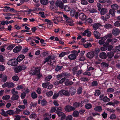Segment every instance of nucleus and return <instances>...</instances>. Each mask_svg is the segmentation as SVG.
I'll list each match as a JSON object with an SVG mask.
<instances>
[{
	"mask_svg": "<svg viewBox=\"0 0 120 120\" xmlns=\"http://www.w3.org/2000/svg\"><path fill=\"white\" fill-rule=\"evenodd\" d=\"M78 16L79 18L82 21H84L86 19V16L83 13H80L79 14V12H77L75 15V17L78 19Z\"/></svg>",
	"mask_w": 120,
	"mask_h": 120,
	"instance_id": "nucleus-1",
	"label": "nucleus"
},
{
	"mask_svg": "<svg viewBox=\"0 0 120 120\" xmlns=\"http://www.w3.org/2000/svg\"><path fill=\"white\" fill-rule=\"evenodd\" d=\"M40 67H39L36 68L34 67L32 68L29 71L30 73L33 75L38 74L40 73Z\"/></svg>",
	"mask_w": 120,
	"mask_h": 120,
	"instance_id": "nucleus-2",
	"label": "nucleus"
},
{
	"mask_svg": "<svg viewBox=\"0 0 120 120\" xmlns=\"http://www.w3.org/2000/svg\"><path fill=\"white\" fill-rule=\"evenodd\" d=\"M27 68L26 66L24 65L18 66L14 70L15 72L18 73L21 71L22 70H24Z\"/></svg>",
	"mask_w": 120,
	"mask_h": 120,
	"instance_id": "nucleus-3",
	"label": "nucleus"
},
{
	"mask_svg": "<svg viewBox=\"0 0 120 120\" xmlns=\"http://www.w3.org/2000/svg\"><path fill=\"white\" fill-rule=\"evenodd\" d=\"M71 52L72 54L68 56V58L69 59L71 60L75 59L76 58L77 56L78 55L77 51L74 50L71 51Z\"/></svg>",
	"mask_w": 120,
	"mask_h": 120,
	"instance_id": "nucleus-4",
	"label": "nucleus"
},
{
	"mask_svg": "<svg viewBox=\"0 0 120 120\" xmlns=\"http://www.w3.org/2000/svg\"><path fill=\"white\" fill-rule=\"evenodd\" d=\"M18 62L17 60L13 59L9 60L7 64L8 65H11L13 66H16L18 64Z\"/></svg>",
	"mask_w": 120,
	"mask_h": 120,
	"instance_id": "nucleus-5",
	"label": "nucleus"
},
{
	"mask_svg": "<svg viewBox=\"0 0 120 120\" xmlns=\"http://www.w3.org/2000/svg\"><path fill=\"white\" fill-rule=\"evenodd\" d=\"M64 109L65 111L68 112H70L75 110V108L74 107L69 105L65 106Z\"/></svg>",
	"mask_w": 120,
	"mask_h": 120,
	"instance_id": "nucleus-6",
	"label": "nucleus"
},
{
	"mask_svg": "<svg viewBox=\"0 0 120 120\" xmlns=\"http://www.w3.org/2000/svg\"><path fill=\"white\" fill-rule=\"evenodd\" d=\"M59 94H60L61 96L63 95L66 96H69L70 95L69 92L68 90L63 89L59 91Z\"/></svg>",
	"mask_w": 120,
	"mask_h": 120,
	"instance_id": "nucleus-7",
	"label": "nucleus"
},
{
	"mask_svg": "<svg viewBox=\"0 0 120 120\" xmlns=\"http://www.w3.org/2000/svg\"><path fill=\"white\" fill-rule=\"evenodd\" d=\"M56 6L59 7L60 8L63 9L64 8V4L61 1H57L56 2Z\"/></svg>",
	"mask_w": 120,
	"mask_h": 120,
	"instance_id": "nucleus-8",
	"label": "nucleus"
},
{
	"mask_svg": "<svg viewBox=\"0 0 120 120\" xmlns=\"http://www.w3.org/2000/svg\"><path fill=\"white\" fill-rule=\"evenodd\" d=\"M120 31L119 29L115 28L113 29L112 31V34L114 36L118 35L120 33Z\"/></svg>",
	"mask_w": 120,
	"mask_h": 120,
	"instance_id": "nucleus-9",
	"label": "nucleus"
},
{
	"mask_svg": "<svg viewBox=\"0 0 120 120\" xmlns=\"http://www.w3.org/2000/svg\"><path fill=\"white\" fill-rule=\"evenodd\" d=\"M63 17L64 18L67 22L68 23V25L72 26V24L71 23L72 20L71 19L69 18L67 16L65 15H63Z\"/></svg>",
	"mask_w": 120,
	"mask_h": 120,
	"instance_id": "nucleus-10",
	"label": "nucleus"
},
{
	"mask_svg": "<svg viewBox=\"0 0 120 120\" xmlns=\"http://www.w3.org/2000/svg\"><path fill=\"white\" fill-rule=\"evenodd\" d=\"M22 46L20 45H18L15 47L13 49V52L15 53L19 52L22 49Z\"/></svg>",
	"mask_w": 120,
	"mask_h": 120,
	"instance_id": "nucleus-11",
	"label": "nucleus"
},
{
	"mask_svg": "<svg viewBox=\"0 0 120 120\" xmlns=\"http://www.w3.org/2000/svg\"><path fill=\"white\" fill-rule=\"evenodd\" d=\"M94 56V53L93 52H89L87 53L86 55L87 57L90 59L92 58Z\"/></svg>",
	"mask_w": 120,
	"mask_h": 120,
	"instance_id": "nucleus-12",
	"label": "nucleus"
},
{
	"mask_svg": "<svg viewBox=\"0 0 120 120\" xmlns=\"http://www.w3.org/2000/svg\"><path fill=\"white\" fill-rule=\"evenodd\" d=\"M94 34L95 38L97 39L100 38V37L101 34L99 33L96 30H95L94 32Z\"/></svg>",
	"mask_w": 120,
	"mask_h": 120,
	"instance_id": "nucleus-13",
	"label": "nucleus"
},
{
	"mask_svg": "<svg viewBox=\"0 0 120 120\" xmlns=\"http://www.w3.org/2000/svg\"><path fill=\"white\" fill-rule=\"evenodd\" d=\"M101 26V25L99 23H95L93 25V28L94 30H97Z\"/></svg>",
	"mask_w": 120,
	"mask_h": 120,
	"instance_id": "nucleus-14",
	"label": "nucleus"
},
{
	"mask_svg": "<svg viewBox=\"0 0 120 120\" xmlns=\"http://www.w3.org/2000/svg\"><path fill=\"white\" fill-rule=\"evenodd\" d=\"M107 12L108 10L106 8H102L101 10L100 13L101 15H104L107 13Z\"/></svg>",
	"mask_w": 120,
	"mask_h": 120,
	"instance_id": "nucleus-15",
	"label": "nucleus"
},
{
	"mask_svg": "<svg viewBox=\"0 0 120 120\" xmlns=\"http://www.w3.org/2000/svg\"><path fill=\"white\" fill-rule=\"evenodd\" d=\"M100 57L103 59H105L107 57V54L105 52H102L100 54Z\"/></svg>",
	"mask_w": 120,
	"mask_h": 120,
	"instance_id": "nucleus-16",
	"label": "nucleus"
},
{
	"mask_svg": "<svg viewBox=\"0 0 120 120\" xmlns=\"http://www.w3.org/2000/svg\"><path fill=\"white\" fill-rule=\"evenodd\" d=\"M25 57V56L23 55H20L17 58L18 62H20Z\"/></svg>",
	"mask_w": 120,
	"mask_h": 120,
	"instance_id": "nucleus-17",
	"label": "nucleus"
},
{
	"mask_svg": "<svg viewBox=\"0 0 120 120\" xmlns=\"http://www.w3.org/2000/svg\"><path fill=\"white\" fill-rule=\"evenodd\" d=\"M116 11L115 10L112 9H110L109 11V13L112 15V17L115 16V14Z\"/></svg>",
	"mask_w": 120,
	"mask_h": 120,
	"instance_id": "nucleus-18",
	"label": "nucleus"
},
{
	"mask_svg": "<svg viewBox=\"0 0 120 120\" xmlns=\"http://www.w3.org/2000/svg\"><path fill=\"white\" fill-rule=\"evenodd\" d=\"M1 112H0V114L1 115L5 117H7L8 116V115L7 112V111L6 112L3 109H1Z\"/></svg>",
	"mask_w": 120,
	"mask_h": 120,
	"instance_id": "nucleus-19",
	"label": "nucleus"
},
{
	"mask_svg": "<svg viewBox=\"0 0 120 120\" xmlns=\"http://www.w3.org/2000/svg\"><path fill=\"white\" fill-rule=\"evenodd\" d=\"M94 110L96 111L100 112L102 111V109L101 106H98L94 108Z\"/></svg>",
	"mask_w": 120,
	"mask_h": 120,
	"instance_id": "nucleus-20",
	"label": "nucleus"
},
{
	"mask_svg": "<svg viewBox=\"0 0 120 120\" xmlns=\"http://www.w3.org/2000/svg\"><path fill=\"white\" fill-rule=\"evenodd\" d=\"M19 97V96L18 95H13L11 99L13 101L17 100L18 99Z\"/></svg>",
	"mask_w": 120,
	"mask_h": 120,
	"instance_id": "nucleus-21",
	"label": "nucleus"
},
{
	"mask_svg": "<svg viewBox=\"0 0 120 120\" xmlns=\"http://www.w3.org/2000/svg\"><path fill=\"white\" fill-rule=\"evenodd\" d=\"M107 55L109 58H112L114 56V53L113 52L110 51L107 53Z\"/></svg>",
	"mask_w": 120,
	"mask_h": 120,
	"instance_id": "nucleus-22",
	"label": "nucleus"
},
{
	"mask_svg": "<svg viewBox=\"0 0 120 120\" xmlns=\"http://www.w3.org/2000/svg\"><path fill=\"white\" fill-rule=\"evenodd\" d=\"M90 84L91 85V86L92 87L97 86L98 85L97 82L96 81H93L91 82Z\"/></svg>",
	"mask_w": 120,
	"mask_h": 120,
	"instance_id": "nucleus-23",
	"label": "nucleus"
},
{
	"mask_svg": "<svg viewBox=\"0 0 120 120\" xmlns=\"http://www.w3.org/2000/svg\"><path fill=\"white\" fill-rule=\"evenodd\" d=\"M104 27L107 29H109L112 28V25L109 23L105 24L104 26Z\"/></svg>",
	"mask_w": 120,
	"mask_h": 120,
	"instance_id": "nucleus-24",
	"label": "nucleus"
},
{
	"mask_svg": "<svg viewBox=\"0 0 120 120\" xmlns=\"http://www.w3.org/2000/svg\"><path fill=\"white\" fill-rule=\"evenodd\" d=\"M111 7L112 8V9L115 10L117 9L119 7L118 5L116 4H114L111 5Z\"/></svg>",
	"mask_w": 120,
	"mask_h": 120,
	"instance_id": "nucleus-25",
	"label": "nucleus"
},
{
	"mask_svg": "<svg viewBox=\"0 0 120 120\" xmlns=\"http://www.w3.org/2000/svg\"><path fill=\"white\" fill-rule=\"evenodd\" d=\"M79 115V112L77 111H74L72 115L74 117H78Z\"/></svg>",
	"mask_w": 120,
	"mask_h": 120,
	"instance_id": "nucleus-26",
	"label": "nucleus"
},
{
	"mask_svg": "<svg viewBox=\"0 0 120 120\" xmlns=\"http://www.w3.org/2000/svg\"><path fill=\"white\" fill-rule=\"evenodd\" d=\"M15 46V45L14 44H11L7 47V49L8 50H12Z\"/></svg>",
	"mask_w": 120,
	"mask_h": 120,
	"instance_id": "nucleus-27",
	"label": "nucleus"
},
{
	"mask_svg": "<svg viewBox=\"0 0 120 120\" xmlns=\"http://www.w3.org/2000/svg\"><path fill=\"white\" fill-rule=\"evenodd\" d=\"M73 83L72 82L68 80H66L65 82V85L66 86L71 85L73 84Z\"/></svg>",
	"mask_w": 120,
	"mask_h": 120,
	"instance_id": "nucleus-28",
	"label": "nucleus"
},
{
	"mask_svg": "<svg viewBox=\"0 0 120 120\" xmlns=\"http://www.w3.org/2000/svg\"><path fill=\"white\" fill-rule=\"evenodd\" d=\"M8 114L12 115L15 113V111L13 110H9L7 111Z\"/></svg>",
	"mask_w": 120,
	"mask_h": 120,
	"instance_id": "nucleus-29",
	"label": "nucleus"
},
{
	"mask_svg": "<svg viewBox=\"0 0 120 120\" xmlns=\"http://www.w3.org/2000/svg\"><path fill=\"white\" fill-rule=\"evenodd\" d=\"M2 79L1 81L2 82H5L7 81V78L6 75H3L2 76Z\"/></svg>",
	"mask_w": 120,
	"mask_h": 120,
	"instance_id": "nucleus-30",
	"label": "nucleus"
},
{
	"mask_svg": "<svg viewBox=\"0 0 120 120\" xmlns=\"http://www.w3.org/2000/svg\"><path fill=\"white\" fill-rule=\"evenodd\" d=\"M52 20L56 24H57L58 22H59L60 21V20H58L57 17L54 18L53 19H52Z\"/></svg>",
	"mask_w": 120,
	"mask_h": 120,
	"instance_id": "nucleus-31",
	"label": "nucleus"
},
{
	"mask_svg": "<svg viewBox=\"0 0 120 120\" xmlns=\"http://www.w3.org/2000/svg\"><path fill=\"white\" fill-rule=\"evenodd\" d=\"M40 2L41 4L44 5L47 4L49 3L47 0H40Z\"/></svg>",
	"mask_w": 120,
	"mask_h": 120,
	"instance_id": "nucleus-32",
	"label": "nucleus"
},
{
	"mask_svg": "<svg viewBox=\"0 0 120 120\" xmlns=\"http://www.w3.org/2000/svg\"><path fill=\"white\" fill-rule=\"evenodd\" d=\"M92 105L90 103L87 104L85 105V107L87 109H90L92 108Z\"/></svg>",
	"mask_w": 120,
	"mask_h": 120,
	"instance_id": "nucleus-33",
	"label": "nucleus"
},
{
	"mask_svg": "<svg viewBox=\"0 0 120 120\" xmlns=\"http://www.w3.org/2000/svg\"><path fill=\"white\" fill-rule=\"evenodd\" d=\"M50 84L49 82L43 83L42 84V87L44 88H46Z\"/></svg>",
	"mask_w": 120,
	"mask_h": 120,
	"instance_id": "nucleus-34",
	"label": "nucleus"
},
{
	"mask_svg": "<svg viewBox=\"0 0 120 120\" xmlns=\"http://www.w3.org/2000/svg\"><path fill=\"white\" fill-rule=\"evenodd\" d=\"M70 91L71 95H73L75 93L76 90L74 88H72L70 89Z\"/></svg>",
	"mask_w": 120,
	"mask_h": 120,
	"instance_id": "nucleus-35",
	"label": "nucleus"
},
{
	"mask_svg": "<svg viewBox=\"0 0 120 120\" xmlns=\"http://www.w3.org/2000/svg\"><path fill=\"white\" fill-rule=\"evenodd\" d=\"M75 10L74 9H71L70 12V15L72 16H73L75 15Z\"/></svg>",
	"mask_w": 120,
	"mask_h": 120,
	"instance_id": "nucleus-36",
	"label": "nucleus"
},
{
	"mask_svg": "<svg viewBox=\"0 0 120 120\" xmlns=\"http://www.w3.org/2000/svg\"><path fill=\"white\" fill-rule=\"evenodd\" d=\"M52 77V76L51 75H50L48 76L45 78V82H47L49 81Z\"/></svg>",
	"mask_w": 120,
	"mask_h": 120,
	"instance_id": "nucleus-37",
	"label": "nucleus"
},
{
	"mask_svg": "<svg viewBox=\"0 0 120 120\" xmlns=\"http://www.w3.org/2000/svg\"><path fill=\"white\" fill-rule=\"evenodd\" d=\"M64 10L66 11H69L71 9V8L68 5L65 6L64 8Z\"/></svg>",
	"mask_w": 120,
	"mask_h": 120,
	"instance_id": "nucleus-38",
	"label": "nucleus"
},
{
	"mask_svg": "<svg viewBox=\"0 0 120 120\" xmlns=\"http://www.w3.org/2000/svg\"><path fill=\"white\" fill-rule=\"evenodd\" d=\"M45 21L46 22H47V25L49 26V25H52V22L50 20L48 19H45Z\"/></svg>",
	"mask_w": 120,
	"mask_h": 120,
	"instance_id": "nucleus-39",
	"label": "nucleus"
},
{
	"mask_svg": "<svg viewBox=\"0 0 120 120\" xmlns=\"http://www.w3.org/2000/svg\"><path fill=\"white\" fill-rule=\"evenodd\" d=\"M32 98L33 99L36 98L37 97V95L36 93L34 92H33L31 94Z\"/></svg>",
	"mask_w": 120,
	"mask_h": 120,
	"instance_id": "nucleus-40",
	"label": "nucleus"
},
{
	"mask_svg": "<svg viewBox=\"0 0 120 120\" xmlns=\"http://www.w3.org/2000/svg\"><path fill=\"white\" fill-rule=\"evenodd\" d=\"M14 84L13 83L8 82V87L9 88H12L14 87Z\"/></svg>",
	"mask_w": 120,
	"mask_h": 120,
	"instance_id": "nucleus-41",
	"label": "nucleus"
},
{
	"mask_svg": "<svg viewBox=\"0 0 120 120\" xmlns=\"http://www.w3.org/2000/svg\"><path fill=\"white\" fill-rule=\"evenodd\" d=\"M9 11H10L12 12L13 11L14 12H16L17 13H19L20 12H22V11H17L16 10H15L13 8H11L10 9Z\"/></svg>",
	"mask_w": 120,
	"mask_h": 120,
	"instance_id": "nucleus-42",
	"label": "nucleus"
},
{
	"mask_svg": "<svg viewBox=\"0 0 120 120\" xmlns=\"http://www.w3.org/2000/svg\"><path fill=\"white\" fill-rule=\"evenodd\" d=\"M47 102L46 100L43 99L41 100V103L42 106H44L47 104Z\"/></svg>",
	"mask_w": 120,
	"mask_h": 120,
	"instance_id": "nucleus-43",
	"label": "nucleus"
},
{
	"mask_svg": "<svg viewBox=\"0 0 120 120\" xmlns=\"http://www.w3.org/2000/svg\"><path fill=\"white\" fill-rule=\"evenodd\" d=\"M11 92L13 95H16L18 94V92L17 91L15 90V88H13L11 91Z\"/></svg>",
	"mask_w": 120,
	"mask_h": 120,
	"instance_id": "nucleus-44",
	"label": "nucleus"
},
{
	"mask_svg": "<svg viewBox=\"0 0 120 120\" xmlns=\"http://www.w3.org/2000/svg\"><path fill=\"white\" fill-rule=\"evenodd\" d=\"M83 45L85 48H89L91 47L92 46L91 44L90 43H87L86 44H84Z\"/></svg>",
	"mask_w": 120,
	"mask_h": 120,
	"instance_id": "nucleus-45",
	"label": "nucleus"
},
{
	"mask_svg": "<svg viewBox=\"0 0 120 120\" xmlns=\"http://www.w3.org/2000/svg\"><path fill=\"white\" fill-rule=\"evenodd\" d=\"M110 100V99L108 98L106 96L104 97L102 99V100L105 102H108Z\"/></svg>",
	"mask_w": 120,
	"mask_h": 120,
	"instance_id": "nucleus-46",
	"label": "nucleus"
},
{
	"mask_svg": "<svg viewBox=\"0 0 120 120\" xmlns=\"http://www.w3.org/2000/svg\"><path fill=\"white\" fill-rule=\"evenodd\" d=\"M10 98V96L8 95L4 96L2 97V99L4 100H7L9 99Z\"/></svg>",
	"mask_w": 120,
	"mask_h": 120,
	"instance_id": "nucleus-47",
	"label": "nucleus"
},
{
	"mask_svg": "<svg viewBox=\"0 0 120 120\" xmlns=\"http://www.w3.org/2000/svg\"><path fill=\"white\" fill-rule=\"evenodd\" d=\"M51 56H49L47 57L45 59V61H44L43 63L44 64L47 62L48 61L51 59Z\"/></svg>",
	"mask_w": 120,
	"mask_h": 120,
	"instance_id": "nucleus-48",
	"label": "nucleus"
},
{
	"mask_svg": "<svg viewBox=\"0 0 120 120\" xmlns=\"http://www.w3.org/2000/svg\"><path fill=\"white\" fill-rule=\"evenodd\" d=\"M60 94H59V92L58 93H55L53 96L52 98L53 99H56L58 97L59 95Z\"/></svg>",
	"mask_w": 120,
	"mask_h": 120,
	"instance_id": "nucleus-49",
	"label": "nucleus"
},
{
	"mask_svg": "<svg viewBox=\"0 0 120 120\" xmlns=\"http://www.w3.org/2000/svg\"><path fill=\"white\" fill-rule=\"evenodd\" d=\"M95 93L94 95L95 96H98L101 93L100 91L99 90H95Z\"/></svg>",
	"mask_w": 120,
	"mask_h": 120,
	"instance_id": "nucleus-50",
	"label": "nucleus"
},
{
	"mask_svg": "<svg viewBox=\"0 0 120 120\" xmlns=\"http://www.w3.org/2000/svg\"><path fill=\"white\" fill-rule=\"evenodd\" d=\"M63 68L62 66H57L56 67L55 70L58 71L60 70Z\"/></svg>",
	"mask_w": 120,
	"mask_h": 120,
	"instance_id": "nucleus-51",
	"label": "nucleus"
},
{
	"mask_svg": "<svg viewBox=\"0 0 120 120\" xmlns=\"http://www.w3.org/2000/svg\"><path fill=\"white\" fill-rule=\"evenodd\" d=\"M81 4L83 5H86L88 4V3L86 0H80Z\"/></svg>",
	"mask_w": 120,
	"mask_h": 120,
	"instance_id": "nucleus-52",
	"label": "nucleus"
},
{
	"mask_svg": "<svg viewBox=\"0 0 120 120\" xmlns=\"http://www.w3.org/2000/svg\"><path fill=\"white\" fill-rule=\"evenodd\" d=\"M79 105V103L77 102H75L73 104V107L75 108H75L78 107Z\"/></svg>",
	"mask_w": 120,
	"mask_h": 120,
	"instance_id": "nucleus-53",
	"label": "nucleus"
},
{
	"mask_svg": "<svg viewBox=\"0 0 120 120\" xmlns=\"http://www.w3.org/2000/svg\"><path fill=\"white\" fill-rule=\"evenodd\" d=\"M89 11L91 13H94L96 12L97 10L96 9L94 8H93L89 9Z\"/></svg>",
	"mask_w": 120,
	"mask_h": 120,
	"instance_id": "nucleus-54",
	"label": "nucleus"
},
{
	"mask_svg": "<svg viewBox=\"0 0 120 120\" xmlns=\"http://www.w3.org/2000/svg\"><path fill=\"white\" fill-rule=\"evenodd\" d=\"M5 60L3 56L0 55V62H4L5 61Z\"/></svg>",
	"mask_w": 120,
	"mask_h": 120,
	"instance_id": "nucleus-55",
	"label": "nucleus"
},
{
	"mask_svg": "<svg viewBox=\"0 0 120 120\" xmlns=\"http://www.w3.org/2000/svg\"><path fill=\"white\" fill-rule=\"evenodd\" d=\"M12 79L14 81H18L19 79V77L18 76H14L12 77Z\"/></svg>",
	"mask_w": 120,
	"mask_h": 120,
	"instance_id": "nucleus-56",
	"label": "nucleus"
},
{
	"mask_svg": "<svg viewBox=\"0 0 120 120\" xmlns=\"http://www.w3.org/2000/svg\"><path fill=\"white\" fill-rule=\"evenodd\" d=\"M82 88L81 87H79L78 89L77 92L78 94H80L82 93Z\"/></svg>",
	"mask_w": 120,
	"mask_h": 120,
	"instance_id": "nucleus-57",
	"label": "nucleus"
},
{
	"mask_svg": "<svg viewBox=\"0 0 120 120\" xmlns=\"http://www.w3.org/2000/svg\"><path fill=\"white\" fill-rule=\"evenodd\" d=\"M77 69L78 67H75L72 69V71L74 75L75 74V72L77 71Z\"/></svg>",
	"mask_w": 120,
	"mask_h": 120,
	"instance_id": "nucleus-58",
	"label": "nucleus"
},
{
	"mask_svg": "<svg viewBox=\"0 0 120 120\" xmlns=\"http://www.w3.org/2000/svg\"><path fill=\"white\" fill-rule=\"evenodd\" d=\"M63 110V108L61 107L58 108L56 110V113L61 112Z\"/></svg>",
	"mask_w": 120,
	"mask_h": 120,
	"instance_id": "nucleus-59",
	"label": "nucleus"
},
{
	"mask_svg": "<svg viewBox=\"0 0 120 120\" xmlns=\"http://www.w3.org/2000/svg\"><path fill=\"white\" fill-rule=\"evenodd\" d=\"M101 65L103 66L104 67H107L109 66V65L108 64V63L105 62H103L101 64Z\"/></svg>",
	"mask_w": 120,
	"mask_h": 120,
	"instance_id": "nucleus-60",
	"label": "nucleus"
},
{
	"mask_svg": "<svg viewBox=\"0 0 120 120\" xmlns=\"http://www.w3.org/2000/svg\"><path fill=\"white\" fill-rule=\"evenodd\" d=\"M66 54V53L65 52H63L59 55V57H62Z\"/></svg>",
	"mask_w": 120,
	"mask_h": 120,
	"instance_id": "nucleus-61",
	"label": "nucleus"
},
{
	"mask_svg": "<svg viewBox=\"0 0 120 120\" xmlns=\"http://www.w3.org/2000/svg\"><path fill=\"white\" fill-rule=\"evenodd\" d=\"M23 113L24 114L27 115H28L30 114V112L27 110L24 111Z\"/></svg>",
	"mask_w": 120,
	"mask_h": 120,
	"instance_id": "nucleus-62",
	"label": "nucleus"
},
{
	"mask_svg": "<svg viewBox=\"0 0 120 120\" xmlns=\"http://www.w3.org/2000/svg\"><path fill=\"white\" fill-rule=\"evenodd\" d=\"M116 117L115 114H113L111 115L110 117L109 118L111 119H115Z\"/></svg>",
	"mask_w": 120,
	"mask_h": 120,
	"instance_id": "nucleus-63",
	"label": "nucleus"
},
{
	"mask_svg": "<svg viewBox=\"0 0 120 120\" xmlns=\"http://www.w3.org/2000/svg\"><path fill=\"white\" fill-rule=\"evenodd\" d=\"M72 117L71 115H68L66 117V120H72Z\"/></svg>",
	"mask_w": 120,
	"mask_h": 120,
	"instance_id": "nucleus-64",
	"label": "nucleus"
}]
</instances>
